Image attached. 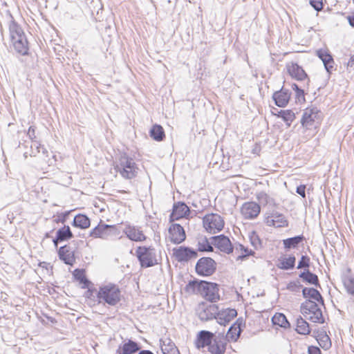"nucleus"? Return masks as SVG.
Returning <instances> with one entry per match:
<instances>
[{"label":"nucleus","mask_w":354,"mask_h":354,"mask_svg":"<svg viewBox=\"0 0 354 354\" xmlns=\"http://www.w3.org/2000/svg\"><path fill=\"white\" fill-rule=\"evenodd\" d=\"M212 244V242L209 243L206 237H201L198 240V250L200 252H212L213 251Z\"/></svg>","instance_id":"41"},{"label":"nucleus","mask_w":354,"mask_h":354,"mask_svg":"<svg viewBox=\"0 0 354 354\" xmlns=\"http://www.w3.org/2000/svg\"><path fill=\"white\" fill-rule=\"evenodd\" d=\"M245 252H246V255H253L254 254L251 250L249 251L248 249H245Z\"/></svg>","instance_id":"61"},{"label":"nucleus","mask_w":354,"mask_h":354,"mask_svg":"<svg viewBox=\"0 0 354 354\" xmlns=\"http://www.w3.org/2000/svg\"><path fill=\"white\" fill-rule=\"evenodd\" d=\"M296 258L293 255H290L288 257L280 259L277 267L281 270H290L295 267Z\"/></svg>","instance_id":"32"},{"label":"nucleus","mask_w":354,"mask_h":354,"mask_svg":"<svg viewBox=\"0 0 354 354\" xmlns=\"http://www.w3.org/2000/svg\"><path fill=\"white\" fill-rule=\"evenodd\" d=\"M127 236L133 241H143L146 239V236L139 228L135 226L127 225L123 230Z\"/></svg>","instance_id":"20"},{"label":"nucleus","mask_w":354,"mask_h":354,"mask_svg":"<svg viewBox=\"0 0 354 354\" xmlns=\"http://www.w3.org/2000/svg\"><path fill=\"white\" fill-rule=\"evenodd\" d=\"M304 240V236L303 235H298L283 240V244L285 249L290 250L291 248H296Z\"/></svg>","instance_id":"33"},{"label":"nucleus","mask_w":354,"mask_h":354,"mask_svg":"<svg viewBox=\"0 0 354 354\" xmlns=\"http://www.w3.org/2000/svg\"><path fill=\"white\" fill-rule=\"evenodd\" d=\"M302 295L304 298L313 299L314 301H318L322 305H324V299L320 292L315 288H304L302 290Z\"/></svg>","instance_id":"29"},{"label":"nucleus","mask_w":354,"mask_h":354,"mask_svg":"<svg viewBox=\"0 0 354 354\" xmlns=\"http://www.w3.org/2000/svg\"><path fill=\"white\" fill-rule=\"evenodd\" d=\"M257 199L259 201V203L263 205H270V206H275L276 202L273 198L270 196L267 193L265 192H257L256 194Z\"/></svg>","instance_id":"34"},{"label":"nucleus","mask_w":354,"mask_h":354,"mask_svg":"<svg viewBox=\"0 0 354 354\" xmlns=\"http://www.w3.org/2000/svg\"><path fill=\"white\" fill-rule=\"evenodd\" d=\"M150 136L156 141H162L165 137V131L163 128L159 124H154L150 131Z\"/></svg>","instance_id":"36"},{"label":"nucleus","mask_w":354,"mask_h":354,"mask_svg":"<svg viewBox=\"0 0 354 354\" xmlns=\"http://www.w3.org/2000/svg\"><path fill=\"white\" fill-rule=\"evenodd\" d=\"M227 339L223 337H217L213 339L209 344L208 351L212 354H224L226 350Z\"/></svg>","instance_id":"16"},{"label":"nucleus","mask_w":354,"mask_h":354,"mask_svg":"<svg viewBox=\"0 0 354 354\" xmlns=\"http://www.w3.org/2000/svg\"><path fill=\"white\" fill-rule=\"evenodd\" d=\"M91 225L90 219L84 214H77L75 216L73 225L81 229L88 228Z\"/></svg>","instance_id":"31"},{"label":"nucleus","mask_w":354,"mask_h":354,"mask_svg":"<svg viewBox=\"0 0 354 354\" xmlns=\"http://www.w3.org/2000/svg\"><path fill=\"white\" fill-rule=\"evenodd\" d=\"M218 306L216 304H207L201 303L198 305L196 313L199 319L202 321H209L216 319Z\"/></svg>","instance_id":"8"},{"label":"nucleus","mask_w":354,"mask_h":354,"mask_svg":"<svg viewBox=\"0 0 354 354\" xmlns=\"http://www.w3.org/2000/svg\"><path fill=\"white\" fill-rule=\"evenodd\" d=\"M237 315V312L234 308H226L221 311L218 310L216 315L217 322L225 326L230 323L234 317Z\"/></svg>","instance_id":"17"},{"label":"nucleus","mask_w":354,"mask_h":354,"mask_svg":"<svg viewBox=\"0 0 354 354\" xmlns=\"http://www.w3.org/2000/svg\"><path fill=\"white\" fill-rule=\"evenodd\" d=\"M214 334L207 330H201L198 333L196 340L197 348H202L207 346L212 342Z\"/></svg>","instance_id":"18"},{"label":"nucleus","mask_w":354,"mask_h":354,"mask_svg":"<svg viewBox=\"0 0 354 354\" xmlns=\"http://www.w3.org/2000/svg\"><path fill=\"white\" fill-rule=\"evenodd\" d=\"M139 349L140 347L136 342L129 340L128 342L120 346L117 352L118 354H132L139 351Z\"/></svg>","instance_id":"30"},{"label":"nucleus","mask_w":354,"mask_h":354,"mask_svg":"<svg viewBox=\"0 0 354 354\" xmlns=\"http://www.w3.org/2000/svg\"><path fill=\"white\" fill-rule=\"evenodd\" d=\"M318 115L319 111L317 107L306 108L304 111L302 118L301 120L302 126L306 129H311L313 127Z\"/></svg>","instance_id":"11"},{"label":"nucleus","mask_w":354,"mask_h":354,"mask_svg":"<svg viewBox=\"0 0 354 354\" xmlns=\"http://www.w3.org/2000/svg\"><path fill=\"white\" fill-rule=\"evenodd\" d=\"M203 224L207 232L216 234L223 229L225 222L223 217L219 214L211 213L206 214L203 218Z\"/></svg>","instance_id":"5"},{"label":"nucleus","mask_w":354,"mask_h":354,"mask_svg":"<svg viewBox=\"0 0 354 354\" xmlns=\"http://www.w3.org/2000/svg\"><path fill=\"white\" fill-rule=\"evenodd\" d=\"M31 151L30 153V156H36L37 153L40 152V150H42V153H47L46 149L37 141H35L30 146Z\"/></svg>","instance_id":"45"},{"label":"nucleus","mask_w":354,"mask_h":354,"mask_svg":"<svg viewBox=\"0 0 354 354\" xmlns=\"http://www.w3.org/2000/svg\"><path fill=\"white\" fill-rule=\"evenodd\" d=\"M273 324L278 325L280 327L287 328L290 327V323L286 317L282 313H276L272 318Z\"/></svg>","instance_id":"40"},{"label":"nucleus","mask_w":354,"mask_h":354,"mask_svg":"<svg viewBox=\"0 0 354 354\" xmlns=\"http://www.w3.org/2000/svg\"><path fill=\"white\" fill-rule=\"evenodd\" d=\"M189 212L190 209L185 203L178 202L174 205L171 216L175 220H178L188 216Z\"/></svg>","instance_id":"21"},{"label":"nucleus","mask_w":354,"mask_h":354,"mask_svg":"<svg viewBox=\"0 0 354 354\" xmlns=\"http://www.w3.org/2000/svg\"><path fill=\"white\" fill-rule=\"evenodd\" d=\"M292 88L293 90H295V91H297V90L300 89V88H299V86L296 84H293L292 85Z\"/></svg>","instance_id":"62"},{"label":"nucleus","mask_w":354,"mask_h":354,"mask_svg":"<svg viewBox=\"0 0 354 354\" xmlns=\"http://www.w3.org/2000/svg\"><path fill=\"white\" fill-rule=\"evenodd\" d=\"M310 266V258L306 255H302L297 265V269L308 268Z\"/></svg>","instance_id":"47"},{"label":"nucleus","mask_w":354,"mask_h":354,"mask_svg":"<svg viewBox=\"0 0 354 354\" xmlns=\"http://www.w3.org/2000/svg\"><path fill=\"white\" fill-rule=\"evenodd\" d=\"M348 21L349 24L352 27H354V16H348Z\"/></svg>","instance_id":"58"},{"label":"nucleus","mask_w":354,"mask_h":354,"mask_svg":"<svg viewBox=\"0 0 354 354\" xmlns=\"http://www.w3.org/2000/svg\"><path fill=\"white\" fill-rule=\"evenodd\" d=\"M164 354H180V352L177 348H173V350H171L169 352L164 353Z\"/></svg>","instance_id":"59"},{"label":"nucleus","mask_w":354,"mask_h":354,"mask_svg":"<svg viewBox=\"0 0 354 354\" xmlns=\"http://www.w3.org/2000/svg\"><path fill=\"white\" fill-rule=\"evenodd\" d=\"M201 295L211 302L217 301L220 299L218 285L205 281L204 290L202 291Z\"/></svg>","instance_id":"12"},{"label":"nucleus","mask_w":354,"mask_h":354,"mask_svg":"<svg viewBox=\"0 0 354 354\" xmlns=\"http://www.w3.org/2000/svg\"><path fill=\"white\" fill-rule=\"evenodd\" d=\"M115 169L117 172L126 179H132L138 173V167L134 160L127 156L121 155Z\"/></svg>","instance_id":"2"},{"label":"nucleus","mask_w":354,"mask_h":354,"mask_svg":"<svg viewBox=\"0 0 354 354\" xmlns=\"http://www.w3.org/2000/svg\"><path fill=\"white\" fill-rule=\"evenodd\" d=\"M138 354H153L151 351L149 350H142L138 353Z\"/></svg>","instance_id":"60"},{"label":"nucleus","mask_w":354,"mask_h":354,"mask_svg":"<svg viewBox=\"0 0 354 354\" xmlns=\"http://www.w3.org/2000/svg\"><path fill=\"white\" fill-rule=\"evenodd\" d=\"M136 254L142 268H149L158 264L156 250L151 247L139 246Z\"/></svg>","instance_id":"4"},{"label":"nucleus","mask_w":354,"mask_h":354,"mask_svg":"<svg viewBox=\"0 0 354 354\" xmlns=\"http://www.w3.org/2000/svg\"><path fill=\"white\" fill-rule=\"evenodd\" d=\"M205 281H190L185 287L184 290L189 295L200 294L204 290Z\"/></svg>","instance_id":"24"},{"label":"nucleus","mask_w":354,"mask_h":354,"mask_svg":"<svg viewBox=\"0 0 354 354\" xmlns=\"http://www.w3.org/2000/svg\"><path fill=\"white\" fill-rule=\"evenodd\" d=\"M264 222L270 227H285L288 225L286 216L274 209H269L264 215Z\"/></svg>","instance_id":"6"},{"label":"nucleus","mask_w":354,"mask_h":354,"mask_svg":"<svg viewBox=\"0 0 354 354\" xmlns=\"http://www.w3.org/2000/svg\"><path fill=\"white\" fill-rule=\"evenodd\" d=\"M310 4L317 11H320L323 9L322 0H310Z\"/></svg>","instance_id":"48"},{"label":"nucleus","mask_w":354,"mask_h":354,"mask_svg":"<svg viewBox=\"0 0 354 354\" xmlns=\"http://www.w3.org/2000/svg\"><path fill=\"white\" fill-rule=\"evenodd\" d=\"M15 50L20 55H26L28 52V43L26 36L12 40Z\"/></svg>","instance_id":"25"},{"label":"nucleus","mask_w":354,"mask_h":354,"mask_svg":"<svg viewBox=\"0 0 354 354\" xmlns=\"http://www.w3.org/2000/svg\"><path fill=\"white\" fill-rule=\"evenodd\" d=\"M301 286H302L301 285L300 282L298 281H291L287 285V289L294 292L299 290Z\"/></svg>","instance_id":"49"},{"label":"nucleus","mask_w":354,"mask_h":354,"mask_svg":"<svg viewBox=\"0 0 354 354\" xmlns=\"http://www.w3.org/2000/svg\"><path fill=\"white\" fill-rule=\"evenodd\" d=\"M295 330L301 335H308L310 332L308 322L301 317L297 319Z\"/></svg>","instance_id":"39"},{"label":"nucleus","mask_w":354,"mask_h":354,"mask_svg":"<svg viewBox=\"0 0 354 354\" xmlns=\"http://www.w3.org/2000/svg\"><path fill=\"white\" fill-rule=\"evenodd\" d=\"M115 227L113 225L106 224L98 225L90 232V236L93 238H101L106 239L109 236L113 234Z\"/></svg>","instance_id":"15"},{"label":"nucleus","mask_w":354,"mask_h":354,"mask_svg":"<svg viewBox=\"0 0 354 354\" xmlns=\"http://www.w3.org/2000/svg\"><path fill=\"white\" fill-rule=\"evenodd\" d=\"M96 298L99 304L115 306L120 301L121 291L117 285L109 283L99 288Z\"/></svg>","instance_id":"1"},{"label":"nucleus","mask_w":354,"mask_h":354,"mask_svg":"<svg viewBox=\"0 0 354 354\" xmlns=\"http://www.w3.org/2000/svg\"><path fill=\"white\" fill-rule=\"evenodd\" d=\"M297 193L299 194L301 197H306V186L304 185H301L297 187L296 190Z\"/></svg>","instance_id":"53"},{"label":"nucleus","mask_w":354,"mask_h":354,"mask_svg":"<svg viewBox=\"0 0 354 354\" xmlns=\"http://www.w3.org/2000/svg\"><path fill=\"white\" fill-rule=\"evenodd\" d=\"M73 277L82 284V288H88L91 281L86 277L85 272L82 269H75L73 272Z\"/></svg>","instance_id":"37"},{"label":"nucleus","mask_w":354,"mask_h":354,"mask_svg":"<svg viewBox=\"0 0 354 354\" xmlns=\"http://www.w3.org/2000/svg\"><path fill=\"white\" fill-rule=\"evenodd\" d=\"M73 236L69 226L64 225V227L59 229L57 232V234L53 241L55 246H57L58 242L64 241L71 239Z\"/></svg>","instance_id":"27"},{"label":"nucleus","mask_w":354,"mask_h":354,"mask_svg":"<svg viewBox=\"0 0 354 354\" xmlns=\"http://www.w3.org/2000/svg\"><path fill=\"white\" fill-rule=\"evenodd\" d=\"M241 330L237 329L234 326H232L229 329L226 335V339L236 342L241 333Z\"/></svg>","instance_id":"44"},{"label":"nucleus","mask_w":354,"mask_h":354,"mask_svg":"<svg viewBox=\"0 0 354 354\" xmlns=\"http://www.w3.org/2000/svg\"><path fill=\"white\" fill-rule=\"evenodd\" d=\"M169 239L174 244H180L186 239L183 227L178 223L172 224L169 228Z\"/></svg>","instance_id":"14"},{"label":"nucleus","mask_w":354,"mask_h":354,"mask_svg":"<svg viewBox=\"0 0 354 354\" xmlns=\"http://www.w3.org/2000/svg\"><path fill=\"white\" fill-rule=\"evenodd\" d=\"M195 270L197 274L203 277H209L215 272L216 263L210 257H202L198 260Z\"/></svg>","instance_id":"7"},{"label":"nucleus","mask_w":354,"mask_h":354,"mask_svg":"<svg viewBox=\"0 0 354 354\" xmlns=\"http://www.w3.org/2000/svg\"><path fill=\"white\" fill-rule=\"evenodd\" d=\"M160 347L162 353H166L169 352L173 348H177L174 343L169 338H163L160 339Z\"/></svg>","instance_id":"43"},{"label":"nucleus","mask_w":354,"mask_h":354,"mask_svg":"<svg viewBox=\"0 0 354 354\" xmlns=\"http://www.w3.org/2000/svg\"><path fill=\"white\" fill-rule=\"evenodd\" d=\"M173 255L180 263L188 262L198 257L197 251L186 246H180L173 249Z\"/></svg>","instance_id":"9"},{"label":"nucleus","mask_w":354,"mask_h":354,"mask_svg":"<svg viewBox=\"0 0 354 354\" xmlns=\"http://www.w3.org/2000/svg\"><path fill=\"white\" fill-rule=\"evenodd\" d=\"M308 354H322L321 350L318 347L313 346L308 347Z\"/></svg>","instance_id":"54"},{"label":"nucleus","mask_w":354,"mask_h":354,"mask_svg":"<svg viewBox=\"0 0 354 354\" xmlns=\"http://www.w3.org/2000/svg\"><path fill=\"white\" fill-rule=\"evenodd\" d=\"M318 57L322 61L326 71L330 74L334 68V60L332 55L326 50L320 49L317 51Z\"/></svg>","instance_id":"19"},{"label":"nucleus","mask_w":354,"mask_h":354,"mask_svg":"<svg viewBox=\"0 0 354 354\" xmlns=\"http://www.w3.org/2000/svg\"><path fill=\"white\" fill-rule=\"evenodd\" d=\"M287 69L290 75L297 80H303L307 77V75L302 67L296 63L288 65Z\"/></svg>","instance_id":"23"},{"label":"nucleus","mask_w":354,"mask_h":354,"mask_svg":"<svg viewBox=\"0 0 354 354\" xmlns=\"http://www.w3.org/2000/svg\"><path fill=\"white\" fill-rule=\"evenodd\" d=\"M290 96L289 91L282 88L281 90L274 93L272 98L277 106L284 107L288 103Z\"/></svg>","instance_id":"22"},{"label":"nucleus","mask_w":354,"mask_h":354,"mask_svg":"<svg viewBox=\"0 0 354 354\" xmlns=\"http://www.w3.org/2000/svg\"><path fill=\"white\" fill-rule=\"evenodd\" d=\"M299 277L310 284L319 286L318 277L315 274L311 272L309 270H306L300 273Z\"/></svg>","instance_id":"35"},{"label":"nucleus","mask_w":354,"mask_h":354,"mask_svg":"<svg viewBox=\"0 0 354 354\" xmlns=\"http://www.w3.org/2000/svg\"><path fill=\"white\" fill-rule=\"evenodd\" d=\"M342 282L347 293L354 296V277L351 274H346L342 278Z\"/></svg>","instance_id":"38"},{"label":"nucleus","mask_w":354,"mask_h":354,"mask_svg":"<svg viewBox=\"0 0 354 354\" xmlns=\"http://www.w3.org/2000/svg\"><path fill=\"white\" fill-rule=\"evenodd\" d=\"M27 135L28 138L32 140V142H34L36 140V135H35V128L33 126H30L28 129Z\"/></svg>","instance_id":"50"},{"label":"nucleus","mask_w":354,"mask_h":354,"mask_svg":"<svg viewBox=\"0 0 354 354\" xmlns=\"http://www.w3.org/2000/svg\"><path fill=\"white\" fill-rule=\"evenodd\" d=\"M250 241L254 249L258 250L261 248V241L255 232H252L250 234Z\"/></svg>","instance_id":"46"},{"label":"nucleus","mask_w":354,"mask_h":354,"mask_svg":"<svg viewBox=\"0 0 354 354\" xmlns=\"http://www.w3.org/2000/svg\"><path fill=\"white\" fill-rule=\"evenodd\" d=\"M301 312L306 319L313 322L323 323L324 321L322 310L318 304L311 299H307L301 304Z\"/></svg>","instance_id":"3"},{"label":"nucleus","mask_w":354,"mask_h":354,"mask_svg":"<svg viewBox=\"0 0 354 354\" xmlns=\"http://www.w3.org/2000/svg\"><path fill=\"white\" fill-rule=\"evenodd\" d=\"M211 240L212 243L221 252L226 254H230L233 252V246L227 236L221 234L211 237Z\"/></svg>","instance_id":"10"},{"label":"nucleus","mask_w":354,"mask_h":354,"mask_svg":"<svg viewBox=\"0 0 354 354\" xmlns=\"http://www.w3.org/2000/svg\"><path fill=\"white\" fill-rule=\"evenodd\" d=\"M88 288V290L86 292L85 295H86V297L88 299H95V297H96V293H97V290H95V288L93 289H91L89 288Z\"/></svg>","instance_id":"52"},{"label":"nucleus","mask_w":354,"mask_h":354,"mask_svg":"<svg viewBox=\"0 0 354 354\" xmlns=\"http://www.w3.org/2000/svg\"><path fill=\"white\" fill-rule=\"evenodd\" d=\"M68 215V212H65L58 216V218L55 219L57 223L61 222L62 223H64L66 219L67 216Z\"/></svg>","instance_id":"55"},{"label":"nucleus","mask_w":354,"mask_h":354,"mask_svg":"<svg viewBox=\"0 0 354 354\" xmlns=\"http://www.w3.org/2000/svg\"><path fill=\"white\" fill-rule=\"evenodd\" d=\"M278 116L283 118L288 127L290 126L292 122L295 118V113L291 110H281L278 113Z\"/></svg>","instance_id":"42"},{"label":"nucleus","mask_w":354,"mask_h":354,"mask_svg":"<svg viewBox=\"0 0 354 354\" xmlns=\"http://www.w3.org/2000/svg\"><path fill=\"white\" fill-rule=\"evenodd\" d=\"M260 205L255 202H246L243 204L241 212L245 219H253L260 213Z\"/></svg>","instance_id":"13"},{"label":"nucleus","mask_w":354,"mask_h":354,"mask_svg":"<svg viewBox=\"0 0 354 354\" xmlns=\"http://www.w3.org/2000/svg\"><path fill=\"white\" fill-rule=\"evenodd\" d=\"M9 31L11 41L25 36V34L19 25L14 20L13 17L10 15Z\"/></svg>","instance_id":"28"},{"label":"nucleus","mask_w":354,"mask_h":354,"mask_svg":"<svg viewBox=\"0 0 354 354\" xmlns=\"http://www.w3.org/2000/svg\"><path fill=\"white\" fill-rule=\"evenodd\" d=\"M243 324V319H238L236 322L233 325L237 328V329H241V326Z\"/></svg>","instance_id":"56"},{"label":"nucleus","mask_w":354,"mask_h":354,"mask_svg":"<svg viewBox=\"0 0 354 354\" xmlns=\"http://www.w3.org/2000/svg\"><path fill=\"white\" fill-rule=\"evenodd\" d=\"M325 337H326V339H327V342H326V343L324 344V345L322 347H323V348H325L326 349H327V348H328L330 346L331 343H330V342L329 341V337H328L327 335H326Z\"/></svg>","instance_id":"57"},{"label":"nucleus","mask_w":354,"mask_h":354,"mask_svg":"<svg viewBox=\"0 0 354 354\" xmlns=\"http://www.w3.org/2000/svg\"><path fill=\"white\" fill-rule=\"evenodd\" d=\"M295 95L297 100L299 102H302L305 101L304 91L303 89L300 88L299 90L295 91Z\"/></svg>","instance_id":"51"},{"label":"nucleus","mask_w":354,"mask_h":354,"mask_svg":"<svg viewBox=\"0 0 354 354\" xmlns=\"http://www.w3.org/2000/svg\"><path fill=\"white\" fill-rule=\"evenodd\" d=\"M58 254L59 259L67 265L72 266L75 261L74 252L66 245L62 246L59 249Z\"/></svg>","instance_id":"26"}]
</instances>
